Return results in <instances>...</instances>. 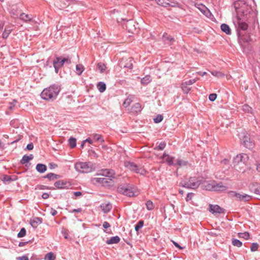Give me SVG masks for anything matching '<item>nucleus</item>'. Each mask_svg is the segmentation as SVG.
Here are the masks:
<instances>
[{
  "instance_id": "nucleus-1",
  "label": "nucleus",
  "mask_w": 260,
  "mask_h": 260,
  "mask_svg": "<svg viewBox=\"0 0 260 260\" xmlns=\"http://www.w3.org/2000/svg\"><path fill=\"white\" fill-rule=\"evenodd\" d=\"M60 91V88L57 86L52 85L44 89L41 92V97L45 100H53L55 99Z\"/></svg>"
},
{
  "instance_id": "nucleus-2",
  "label": "nucleus",
  "mask_w": 260,
  "mask_h": 260,
  "mask_svg": "<svg viewBox=\"0 0 260 260\" xmlns=\"http://www.w3.org/2000/svg\"><path fill=\"white\" fill-rule=\"evenodd\" d=\"M249 159L247 154L241 153L237 155L233 160L234 167L239 171H244L246 163Z\"/></svg>"
},
{
  "instance_id": "nucleus-3",
  "label": "nucleus",
  "mask_w": 260,
  "mask_h": 260,
  "mask_svg": "<svg viewBox=\"0 0 260 260\" xmlns=\"http://www.w3.org/2000/svg\"><path fill=\"white\" fill-rule=\"evenodd\" d=\"M75 168L77 171L82 173H88L94 170L95 167L91 162H77L75 165Z\"/></svg>"
},
{
  "instance_id": "nucleus-4",
  "label": "nucleus",
  "mask_w": 260,
  "mask_h": 260,
  "mask_svg": "<svg viewBox=\"0 0 260 260\" xmlns=\"http://www.w3.org/2000/svg\"><path fill=\"white\" fill-rule=\"evenodd\" d=\"M92 182L94 184H101L105 186H110L114 184V181L111 178H104L98 177L92 179Z\"/></svg>"
},
{
  "instance_id": "nucleus-5",
  "label": "nucleus",
  "mask_w": 260,
  "mask_h": 260,
  "mask_svg": "<svg viewBox=\"0 0 260 260\" xmlns=\"http://www.w3.org/2000/svg\"><path fill=\"white\" fill-rule=\"evenodd\" d=\"M67 62L68 63H71V61L68 58H62L61 57H57L53 61V66L55 68L56 73L58 72L59 69L61 68L64 63Z\"/></svg>"
},
{
  "instance_id": "nucleus-6",
  "label": "nucleus",
  "mask_w": 260,
  "mask_h": 260,
  "mask_svg": "<svg viewBox=\"0 0 260 260\" xmlns=\"http://www.w3.org/2000/svg\"><path fill=\"white\" fill-rule=\"evenodd\" d=\"M124 166L132 171H134L137 173L144 174L145 171L141 168L137 166L133 162L130 161H126L124 162Z\"/></svg>"
},
{
  "instance_id": "nucleus-7",
  "label": "nucleus",
  "mask_w": 260,
  "mask_h": 260,
  "mask_svg": "<svg viewBox=\"0 0 260 260\" xmlns=\"http://www.w3.org/2000/svg\"><path fill=\"white\" fill-rule=\"evenodd\" d=\"M200 184V181L196 177H190L188 181L185 182L183 185L184 186L194 189L197 188Z\"/></svg>"
},
{
  "instance_id": "nucleus-8",
  "label": "nucleus",
  "mask_w": 260,
  "mask_h": 260,
  "mask_svg": "<svg viewBox=\"0 0 260 260\" xmlns=\"http://www.w3.org/2000/svg\"><path fill=\"white\" fill-rule=\"evenodd\" d=\"M241 140L243 144L245 146V147L250 149L253 147V143L251 141L249 136L247 134H244L241 137Z\"/></svg>"
},
{
  "instance_id": "nucleus-9",
  "label": "nucleus",
  "mask_w": 260,
  "mask_h": 260,
  "mask_svg": "<svg viewBox=\"0 0 260 260\" xmlns=\"http://www.w3.org/2000/svg\"><path fill=\"white\" fill-rule=\"evenodd\" d=\"M98 177H102L104 178H114L115 173L113 170H104L102 171L101 174H98Z\"/></svg>"
},
{
  "instance_id": "nucleus-10",
  "label": "nucleus",
  "mask_w": 260,
  "mask_h": 260,
  "mask_svg": "<svg viewBox=\"0 0 260 260\" xmlns=\"http://www.w3.org/2000/svg\"><path fill=\"white\" fill-rule=\"evenodd\" d=\"M252 199L251 196L247 194L246 193H238L237 197L236 199V200L239 201H245L247 202L250 201Z\"/></svg>"
},
{
  "instance_id": "nucleus-11",
  "label": "nucleus",
  "mask_w": 260,
  "mask_h": 260,
  "mask_svg": "<svg viewBox=\"0 0 260 260\" xmlns=\"http://www.w3.org/2000/svg\"><path fill=\"white\" fill-rule=\"evenodd\" d=\"M160 159H162L164 162H168L170 165H176L175 163H174V158L165 153L160 157Z\"/></svg>"
},
{
  "instance_id": "nucleus-12",
  "label": "nucleus",
  "mask_w": 260,
  "mask_h": 260,
  "mask_svg": "<svg viewBox=\"0 0 260 260\" xmlns=\"http://www.w3.org/2000/svg\"><path fill=\"white\" fill-rule=\"evenodd\" d=\"M209 211L212 213H221L223 212V209L218 205H209Z\"/></svg>"
},
{
  "instance_id": "nucleus-13",
  "label": "nucleus",
  "mask_w": 260,
  "mask_h": 260,
  "mask_svg": "<svg viewBox=\"0 0 260 260\" xmlns=\"http://www.w3.org/2000/svg\"><path fill=\"white\" fill-rule=\"evenodd\" d=\"M176 165H178L181 168H187L190 166L189 163L188 161L182 158H178L176 160Z\"/></svg>"
},
{
  "instance_id": "nucleus-14",
  "label": "nucleus",
  "mask_w": 260,
  "mask_h": 260,
  "mask_svg": "<svg viewBox=\"0 0 260 260\" xmlns=\"http://www.w3.org/2000/svg\"><path fill=\"white\" fill-rule=\"evenodd\" d=\"M198 9L200 11L205 15L207 17L210 18L211 16V14L208 9L203 5H199Z\"/></svg>"
},
{
  "instance_id": "nucleus-15",
  "label": "nucleus",
  "mask_w": 260,
  "mask_h": 260,
  "mask_svg": "<svg viewBox=\"0 0 260 260\" xmlns=\"http://www.w3.org/2000/svg\"><path fill=\"white\" fill-rule=\"evenodd\" d=\"M237 23L238 25V28L241 30H245L248 27V25L245 22H243L239 18V16H237Z\"/></svg>"
},
{
  "instance_id": "nucleus-16",
  "label": "nucleus",
  "mask_w": 260,
  "mask_h": 260,
  "mask_svg": "<svg viewBox=\"0 0 260 260\" xmlns=\"http://www.w3.org/2000/svg\"><path fill=\"white\" fill-rule=\"evenodd\" d=\"M214 191H223L227 189V187L223 185L222 182L217 183L214 182Z\"/></svg>"
},
{
  "instance_id": "nucleus-17",
  "label": "nucleus",
  "mask_w": 260,
  "mask_h": 260,
  "mask_svg": "<svg viewBox=\"0 0 260 260\" xmlns=\"http://www.w3.org/2000/svg\"><path fill=\"white\" fill-rule=\"evenodd\" d=\"M101 208L105 213L108 212L112 208V206L109 202H104L101 205Z\"/></svg>"
},
{
  "instance_id": "nucleus-18",
  "label": "nucleus",
  "mask_w": 260,
  "mask_h": 260,
  "mask_svg": "<svg viewBox=\"0 0 260 260\" xmlns=\"http://www.w3.org/2000/svg\"><path fill=\"white\" fill-rule=\"evenodd\" d=\"M19 18L21 20L25 22L30 21L32 19L31 15H28L23 13L20 14Z\"/></svg>"
},
{
  "instance_id": "nucleus-19",
  "label": "nucleus",
  "mask_w": 260,
  "mask_h": 260,
  "mask_svg": "<svg viewBox=\"0 0 260 260\" xmlns=\"http://www.w3.org/2000/svg\"><path fill=\"white\" fill-rule=\"evenodd\" d=\"M42 219L39 217H35L30 220V224L34 228H37L38 225L42 223Z\"/></svg>"
},
{
  "instance_id": "nucleus-20",
  "label": "nucleus",
  "mask_w": 260,
  "mask_h": 260,
  "mask_svg": "<svg viewBox=\"0 0 260 260\" xmlns=\"http://www.w3.org/2000/svg\"><path fill=\"white\" fill-rule=\"evenodd\" d=\"M67 183L66 181H64L63 180H59L58 181H56L54 183V186L59 188V189H62L64 188L67 187Z\"/></svg>"
},
{
  "instance_id": "nucleus-21",
  "label": "nucleus",
  "mask_w": 260,
  "mask_h": 260,
  "mask_svg": "<svg viewBox=\"0 0 260 260\" xmlns=\"http://www.w3.org/2000/svg\"><path fill=\"white\" fill-rule=\"evenodd\" d=\"M126 26L127 30L131 33L134 34L136 31V28L135 24L132 22H128Z\"/></svg>"
},
{
  "instance_id": "nucleus-22",
  "label": "nucleus",
  "mask_w": 260,
  "mask_h": 260,
  "mask_svg": "<svg viewBox=\"0 0 260 260\" xmlns=\"http://www.w3.org/2000/svg\"><path fill=\"white\" fill-rule=\"evenodd\" d=\"M120 241V238L118 236L111 237L109 240L106 241L107 244H117Z\"/></svg>"
},
{
  "instance_id": "nucleus-23",
  "label": "nucleus",
  "mask_w": 260,
  "mask_h": 260,
  "mask_svg": "<svg viewBox=\"0 0 260 260\" xmlns=\"http://www.w3.org/2000/svg\"><path fill=\"white\" fill-rule=\"evenodd\" d=\"M141 110V105L140 104L137 103L135 104L131 108V111L133 113H137Z\"/></svg>"
},
{
  "instance_id": "nucleus-24",
  "label": "nucleus",
  "mask_w": 260,
  "mask_h": 260,
  "mask_svg": "<svg viewBox=\"0 0 260 260\" xmlns=\"http://www.w3.org/2000/svg\"><path fill=\"white\" fill-rule=\"evenodd\" d=\"M36 170L39 173H43L47 170V167L44 164H39L36 166Z\"/></svg>"
},
{
  "instance_id": "nucleus-25",
  "label": "nucleus",
  "mask_w": 260,
  "mask_h": 260,
  "mask_svg": "<svg viewBox=\"0 0 260 260\" xmlns=\"http://www.w3.org/2000/svg\"><path fill=\"white\" fill-rule=\"evenodd\" d=\"M129 186V184L121 185L118 187V191L119 192L125 194Z\"/></svg>"
},
{
  "instance_id": "nucleus-26",
  "label": "nucleus",
  "mask_w": 260,
  "mask_h": 260,
  "mask_svg": "<svg viewBox=\"0 0 260 260\" xmlns=\"http://www.w3.org/2000/svg\"><path fill=\"white\" fill-rule=\"evenodd\" d=\"M136 192L135 191V188L132 187L131 186H129L125 195L127 196L128 197H134L135 196Z\"/></svg>"
},
{
  "instance_id": "nucleus-27",
  "label": "nucleus",
  "mask_w": 260,
  "mask_h": 260,
  "mask_svg": "<svg viewBox=\"0 0 260 260\" xmlns=\"http://www.w3.org/2000/svg\"><path fill=\"white\" fill-rule=\"evenodd\" d=\"M33 158V155L30 154L29 155H25L23 156L21 163L22 164H24L26 162H28L29 160H31Z\"/></svg>"
},
{
  "instance_id": "nucleus-28",
  "label": "nucleus",
  "mask_w": 260,
  "mask_h": 260,
  "mask_svg": "<svg viewBox=\"0 0 260 260\" xmlns=\"http://www.w3.org/2000/svg\"><path fill=\"white\" fill-rule=\"evenodd\" d=\"M240 5V3L239 2H236L234 3L235 10L238 15H239L241 13H243V11L242 8L239 7Z\"/></svg>"
},
{
  "instance_id": "nucleus-29",
  "label": "nucleus",
  "mask_w": 260,
  "mask_h": 260,
  "mask_svg": "<svg viewBox=\"0 0 260 260\" xmlns=\"http://www.w3.org/2000/svg\"><path fill=\"white\" fill-rule=\"evenodd\" d=\"M221 29L222 31L224 32L227 35H230L231 34V29L230 27L226 24H221Z\"/></svg>"
},
{
  "instance_id": "nucleus-30",
  "label": "nucleus",
  "mask_w": 260,
  "mask_h": 260,
  "mask_svg": "<svg viewBox=\"0 0 260 260\" xmlns=\"http://www.w3.org/2000/svg\"><path fill=\"white\" fill-rule=\"evenodd\" d=\"M56 258L55 255L52 252L47 253L44 257V260H55Z\"/></svg>"
},
{
  "instance_id": "nucleus-31",
  "label": "nucleus",
  "mask_w": 260,
  "mask_h": 260,
  "mask_svg": "<svg viewBox=\"0 0 260 260\" xmlns=\"http://www.w3.org/2000/svg\"><path fill=\"white\" fill-rule=\"evenodd\" d=\"M188 85L185 83L183 82L181 84V89L184 93H188L190 90V88L188 86Z\"/></svg>"
},
{
  "instance_id": "nucleus-32",
  "label": "nucleus",
  "mask_w": 260,
  "mask_h": 260,
  "mask_svg": "<svg viewBox=\"0 0 260 260\" xmlns=\"http://www.w3.org/2000/svg\"><path fill=\"white\" fill-rule=\"evenodd\" d=\"M44 178H48L49 180H54L57 179L59 178V176L58 175L53 174V173H49Z\"/></svg>"
},
{
  "instance_id": "nucleus-33",
  "label": "nucleus",
  "mask_w": 260,
  "mask_h": 260,
  "mask_svg": "<svg viewBox=\"0 0 260 260\" xmlns=\"http://www.w3.org/2000/svg\"><path fill=\"white\" fill-rule=\"evenodd\" d=\"M133 101V97L132 96H128L124 101L123 103V106L126 108L128 106H129L131 104V103Z\"/></svg>"
},
{
  "instance_id": "nucleus-34",
  "label": "nucleus",
  "mask_w": 260,
  "mask_h": 260,
  "mask_svg": "<svg viewBox=\"0 0 260 260\" xmlns=\"http://www.w3.org/2000/svg\"><path fill=\"white\" fill-rule=\"evenodd\" d=\"M97 87L101 92H103L106 90V86L104 83L100 82L97 85Z\"/></svg>"
},
{
  "instance_id": "nucleus-35",
  "label": "nucleus",
  "mask_w": 260,
  "mask_h": 260,
  "mask_svg": "<svg viewBox=\"0 0 260 260\" xmlns=\"http://www.w3.org/2000/svg\"><path fill=\"white\" fill-rule=\"evenodd\" d=\"M76 69L77 75H80L84 70V68L82 64H79L76 65Z\"/></svg>"
},
{
  "instance_id": "nucleus-36",
  "label": "nucleus",
  "mask_w": 260,
  "mask_h": 260,
  "mask_svg": "<svg viewBox=\"0 0 260 260\" xmlns=\"http://www.w3.org/2000/svg\"><path fill=\"white\" fill-rule=\"evenodd\" d=\"M238 236L240 238H243L245 240H248L249 238L250 235L248 232L239 233L238 234Z\"/></svg>"
},
{
  "instance_id": "nucleus-37",
  "label": "nucleus",
  "mask_w": 260,
  "mask_h": 260,
  "mask_svg": "<svg viewBox=\"0 0 260 260\" xmlns=\"http://www.w3.org/2000/svg\"><path fill=\"white\" fill-rule=\"evenodd\" d=\"M214 182H212L211 183H207L204 185V187L206 190H212L214 191Z\"/></svg>"
},
{
  "instance_id": "nucleus-38",
  "label": "nucleus",
  "mask_w": 260,
  "mask_h": 260,
  "mask_svg": "<svg viewBox=\"0 0 260 260\" xmlns=\"http://www.w3.org/2000/svg\"><path fill=\"white\" fill-rule=\"evenodd\" d=\"M163 40L165 42L169 41L171 43L174 41V39L167 34H164L162 36Z\"/></svg>"
},
{
  "instance_id": "nucleus-39",
  "label": "nucleus",
  "mask_w": 260,
  "mask_h": 260,
  "mask_svg": "<svg viewBox=\"0 0 260 260\" xmlns=\"http://www.w3.org/2000/svg\"><path fill=\"white\" fill-rule=\"evenodd\" d=\"M12 31V28H5V30L3 33L2 37L4 39H7Z\"/></svg>"
},
{
  "instance_id": "nucleus-40",
  "label": "nucleus",
  "mask_w": 260,
  "mask_h": 260,
  "mask_svg": "<svg viewBox=\"0 0 260 260\" xmlns=\"http://www.w3.org/2000/svg\"><path fill=\"white\" fill-rule=\"evenodd\" d=\"M151 81V79L150 76H146L141 79V83L143 85H147Z\"/></svg>"
},
{
  "instance_id": "nucleus-41",
  "label": "nucleus",
  "mask_w": 260,
  "mask_h": 260,
  "mask_svg": "<svg viewBox=\"0 0 260 260\" xmlns=\"http://www.w3.org/2000/svg\"><path fill=\"white\" fill-rule=\"evenodd\" d=\"M93 137L94 139L97 142H100L101 143H103L104 142V138L100 135L95 134L93 135Z\"/></svg>"
},
{
  "instance_id": "nucleus-42",
  "label": "nucleus",
  "mask_w": 260,
  "mask_h": 260,
  "mask_svg": "<svg viewBox=\"0 0 260 260\" xmlns=\"http://www.w3.org/2000/svg\"><path fill=\"white\" fill-rule=\"evenodd\" d=\"M157 4L159 6L167 7L169 5L168 0H155Z\"/></svg>"
},
{
  "instance_id": "nucleus-43",
  "label": "nucleus",
  "mask_w": 260,
  "mask_h": 260,
  "mask_svg": "<svg viewBox=\"0 0 260 260\" xmlns=\"http://www.w3.org/2000/svg\"><path fill=\"white\" fill-rule=\"evenodd\" d=\"M69 145L71 148H73L76 146V139L71 137L69 140Z\"/></svg>"
},
{
  "instance_id": "nucleus-44",
  "label": "nucleus",
  "mask_w": 260,
  "mask_h": 260,
  "mask_svg": "<svg viewBox=\"0 0 260 260\" xmlns=\"http://www.w3.org/2000/svg\"><path fill=\"white\" fill-rule=\"evenodd\" d=\"M232 243L234 246L238 247H240L242 245V243L240 240L236 239H233Z\"/></svg>"
},
{
  "instance_id": "nucleus-45",
  "label": "nucleus",
  "mask_w": 260,
  "mask_h": 260,
  "mask_svg": "<svg viewBox=\"0 0 260 260\" xmlns=\"http://www.w3.org/2000/svg\"><path fill=\"white\" fill-rule=\"evenodd\" d=\"M211 73L213 76L217 78H221L224 76V74L222 72L219 71H212L211 72Z\"/></svg>"
},
{
  "instance_id": "nucleus-46",
  "label": "nucleus",
  "mask_w": 260,
  "mask_h": 260,
  "mask_svg": "<svg viewBox=\"0 0 260 260\" xmlns=\"http://www.w3.org/2000/svg\"><path fill=\"white\" fill-rule=\"evenodd\" d=\"M98 68L100 70L101 73L104 72L107 68L105 64L101 62L98 64Z\"/></svg>"
},
{
  "instance_id": "nucleus-47",
  "label": "nucleus",
  "mask_w": 260,
  "mask_h": 260,
  "mask_svg": "<svg viewBox=\"0 0 260 260\" xmlns=\"http://www.w3.org/2000/svg\"><path fill=\"white\" fill-rule=\"evenodd\" d=\"M146 206L148 210H151L154 208L153 203L151 201H148L146 203Z\"/></svg>"
},
{
  "instance_id": "nucleus-48",
  "label": "nucleus",
  "mask_w": 260,
  "mask_h": 260,
  "mask_svg": "<svg viewBox=\"0 0 260 260\" xmlns=\"http://www.w3.org/2000/svg\"><path fill=\"white\" fill-rule=\"evenodd\" d=\"M144 224V221L143 220H140L137 224L135 225V230L137 231H138L140 229H141Z\"/></svg>"
},
{
  "instance_id": "nucleus-49",
  "label": "nucleus",
  "mask_w": 260,
  "mask_h": 260,
  "mask_svg": "<svg viewBox=\"0 0 260 260\" xmlns=\"http://www.w3.org/2000/svg\"><path fill=\"white\" fill-rule=\"evenodd\" d=\"M163 118L164 117L162 115H158L155 118H154V121L155 123H159L162 120Z\"/></svg>"
},
{
  "instance_id": "nucleus-50",
  "label": "nucleus",
  "mask_w": 260,
  "mask_h": 260,
  "mask_svg": "<svg viewBox=\"0 0 260 260\" xmlns=\"http://www.w3.org/2000/svg\"><path fill=\"white\" fill-rule=\"evenodd\" d=\"M25 234H26L25 229L24 228H22L21 229L20 231L19 232V233L18 234V237H20V238L23 237L25 235Z\"/></svg>"
},
{
  "instance_id": "nucleus-51",
  "label": "nucleus",
  "mask_w": 260,
  "mask_h": 260,
  "mask_svg": "<svg viewBox=\"0 0 260 260\" xmlns=\"http://www.w3.org/2000/svg\"><path fill=\"white\" fill-rule=\"evenodd\" d=\"M258 248V245L257 243H253L252 244L250 249L252 251H255L257 250Z\"/></svg>"
},
{
  "instance_id": "nucleus-52",
  "label": "nucleus",
  "mask_w": 260,
  "mask_h": 260,
  "mask_svg": "<svg viewBox=\"0 0 260 260\" xmlns=\"http://www.w3.org/2000/svg\"><path fill=\"white\" fill-rule=\"evenodd\" d=\"M166 145V144L165 142H161L155 149L162 150L165 148Z\"/></svg>"
},
{
  "instance_id": "nucleus-53",
  "label": "nucleus",
  "mask_w": 260,
  "mask_h": 260,
  "mask_svg": "<svg viewBox=\"0 0 260 260\" xmlns=\"http://www.w3.org/2000/svg\"><path fill=\"white\" fill-rule=\"evenodd\" d=\"M217 98V94L216 93L210 94L209 96V99L211 101H214Z\"/></svg>"
},
{
  "instance_id": "nucleus-54",
  "label": "nucleus",
  "mask_w": 260,
  "mask_h": 260,
  "mask_svg": "<svg viewBox=\"0 0 260 260\" xmlns=\"http://www.w3.org/2000/svg\"><path fill=\"white\" fill-rule=\"evenodd\" d=\"M238 194V193L235 191H230L229 192V197L231 198H235V199H236Z\"/></svg>"
},
{
  "instance_id": "nucleus-55",
  "label": "nucleus",
  "mask_w": 260,
  "mask_h": 260,
  "mask_svg": "<svg viewBox=\"0 0 260 260\" xmlns=\"http://www.w3.org/2000/svg\"><path fill=\"white\" fill-rule=\"evenodd\" d=\"M199 78L189 80L188 81L185 82L188 85H192Z\"/></svg>"
},
{
  "instance_id": "nucleus-56",
  "label": "nucleus",
  "mask_w": 260,
  "mask_h": 260,
  "mask_svg": "<svg viewBox=\"0 0 260 260\" xmlns=\"http://www.w3.org/2000/svg\"><path fill=\"white\" fill-rule=\"evenodd\" d=\"M103 226L105 229H107L110 226V225L108 222L105 221L103 223Z\"/></svg>"
},
{
  "instance_id": "nucleus-57",
  "label": "nucleus",
  "mask_w": 260,
  "mask_h": 260,
  "mask_svg": "<svg viewBox=\"0 0 260 260\" xmlns=\"http://www.w3.org/2000/svg\"><path fill=\"white\" fill-rule=\"evenodd\" d=\"M192 196H193L192 193H188V194L187 195L186 198V201H188L190 200L191 199Z\"/></svg>"
},
{
  "instance_id": "nucleus-58",
  "label": "nucleus",
  "mask_w": 260,
  "mask_h": 260,
  "mask_svg": "<svg viewBox=\"0 0 260 260\" xmlns=\"http://www.w3.org/2000/svg\"><path fill=\"white\" fill-rule=\"evenodd\" d=\"M34 146L32 143L29 144L27 145V149L29 150H31L33 149Z\"/></svg>"
},
{
  "instance_id": "nucleus-59",
  "label": "nucleus",
  "mask_w": 260,
  "mask_h": 260,
  "mask_svg": "<svg viewBox=\"0 0 260 260\" xmlns=\"http://www.w3.org/2000/svg\"><path fill=\"white\" fill-rule=\"evenodd\" d=\"M173 244H174V245H175L176 247H177V248H179L180 249H183V247H182L180 246V245H179L177 243H176V242H175V241H173Z\"/></svg>"
},
{
  "instance_id": "nucleus-60",
  "label": "nucleus",
  "mask_w": 260,
  "mask_h": 260,
  "mask_svg": "<svg viewBox=\"0 0 260 260\" xmlns=\"http://www.w3.org/2000/svg\"><path fill=\"white\" fill-rule=\"evenodd\" d=\"M42 197L44 199H47L49 198V195L48 193H44Z\"/></svg>"
},
{
  "instance_id": "nucleus-61",
  "label": "nucleus",
  "mask_w": 260,
  "mask_h": 260,
  "mask_svg": "<svg viewBox=\"0 0 260 260\" xmlns=\"http://www.w3.org/2000/svg\"><path fill=\"white\" fill-rule=\"evenodd\" d=\"M50 213L52 215L55 216L57 214V211L55 209L51 208Z\"/></svg>"
},
{
  "instance_id": "nucleus-62",
  "label": "nucleus",
  "mask_w": 260,
  "mask_h": 260,
  "mask_svg": "<svg viewBox=\"0 0 260 260\" xmlns=\"http://www.w3.org/2000/svg\"><path fill=\"white\" fill-rule=\"evenodd\" d=\"M19 260H28V258L27 256H22L18 258Z\"/></svg>"
},
{
  "instance_id": "nucleus-63",
  "label": "nucleus",
  "mask_w": 260,
  "mask_h": 260,
  "mask_svg": "<svg viewBox=\"0 0 260 260\" xmlns=\"http://www.w3.org/2000/svg\"><path fill=\"white\" fill-rule=\"evenodd\" d=\"M86 142H88L89 143H90L91 144L93 143V141L91 140L90 138H87L86 140H84V143H85Z\"/></svg>"
},
{
  "instance_id": "nucleus-64",
  "label": "nucleus",
  "mask_w": 260,
  "mask_h": 260,
  "mask_svg": "<svg viewBox=\"0 0 260 260\" xmlns=\"http://www.w3.org/2000/svg\"><path fill=\"white\" fill-rule=\"evenodd\" d=\"M255 192L257 194H260V184L258 185L256 188L255 189Z\"/></svg>"
}]
</instances>
